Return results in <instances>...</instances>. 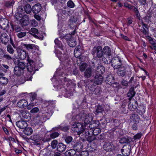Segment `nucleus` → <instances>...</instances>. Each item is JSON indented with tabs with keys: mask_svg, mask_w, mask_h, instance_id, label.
<instances>
[{
	"mask_svg": "<svg viewBox=\"0 0 156 156\" xmlns=\"http://www.w3.org/2000/svg\"><path fill=\"white\" fill-rule=\"evenodd\" d=\"M74 29V30L71 32V34H69L64 35L62 34L60 36V38L63 41L66 42L70 47H75L76 44L72 36L74 35L76 33V29Z\"/></svg>",
	"mask_w": 156,
	"mask_h": 156,
	"instance_id": "1",
	"label": "nucleus"
},
{
	"mask_svg": "<svg viewBox=\"0 0 156 156\" xmlns=\"http://www.w3.org/2000/svg\"><path fill=\"white\" fill-rule=\"evenodd\" d=\"M27 68L28 72H29L28 74L30 75V77L29 78L27 79L26 80L27 81H31L32 75V73L33 72L32 75H33L35 73V62L31 59H30L28 58L27 59ZM28 73L27 74V76Z\"/></svg>",
	"mask_w": 156,
	"mask_h": 156,
	"instance_id": "2",
	"label": "nucleus"
},
{
	"mask_svg": "<svg viewBox=\"0 0 156 156\" xmlns=\"http://www.w3.org/2000/svg\"><path fill=\"white\" fill-rule=\"evenodd\" d=\"M9 36L7 34L5 33L1 34L0 36V40L2 43L5 44L6 45L7 44L10 43L14 47H15V45L14 44L13 41L10 34Z\"/></svg>",
	"mask_w": 156,
	"mask_h": 156,
	"instance_id": "3",
	"label": "nucleus"
},
{
	"mask_svg": "<svg viewBox=\"0 0 156 156\" xmlns=\"http://www.w3.org/2000/svg\"><path fill=\"white\" fill-rule=\"evenodd\" d=\"M87 128L80 122H75L72 126V129L73 131L77 132L78 134L80 135L85 131Z\"/></svg>",
	"mask_w": 156,
	"mask_h": 156,
	"instance_id": "4",
	"label": "nucleus"
},
{
	"mask_svg": "<svg viewBox=\"0 0 156 156\" xmlns=\"http://www.w3.org/2000/svg\"><path fill=\"white\" fill-rule=\"evenodd\" d=\"M102 48L101 46H98L97 47H94L92 50L91 53L93 57H95L98 58H101L102 57L103 53Z\"/></svg>",
	"mask_w": 156,
	"mask_h": 156,
	"instance_id": "5",
	"label": "nucleus"
},
{
	"mask_svg": "<svg viewBox=\"0 0 156 156\" xmlns=\"http://www.w3.org/2000/svg\"><path fill=\"white\" fill-rule=\"evenodd\" d=\"M122 58L120 57L117 56L111 59L112 66L114 69H117L120 67L122 64Z\"/></svg>",
	"mask_w": 156,
	"mask_h": 156,
	"instance_id": "6",
	"label": "nucleus"
},
{
	"mask_svg": "<svg viewBox=\"0 0 156 156\" xmlns=\"http://www.w3.org/2000/svg\"><path fill=\"white\" fill-rule=\"evenodd\" d=\"M94 82L92 80H85L84 81V86H85L86 89L88 90L92 93L96 86L94 84Z\"/></svg>",
	"mask_w": 156,
	"mask_h": 156,
	"instance_id": "7",
	"label": "nucleus"
},
{
	"mask_svg": "<svg viewBox=\"0 0 156 156\" xmlns=\"http://www.w3.org/2000/svg\"><path fill=\"white\" fill-rule=\"evenodd\" d=\"M46 105H48V113L52 114L53 112V109L55 107V101H49L45 102Z\"/></svg>",
	"mask_w": 156,
	"mask_h": 156,
	"instance_id": "8",
	"label": "nucleus"
},
{
	"mask_svg": "<svg viewBox=\"0 0 156 156\" xmlns=\"http://www.w3.org/2000/svg\"><path fill=\"white\" fill-rule=\"evenodd\" d=\"M85 136L86 137L87 141L90 142H92L95 139L94 136H93L92 130L91 129H86L84 132Z\"/></svg>",
	"mask_w": 156,
	"mask_h": 156,
	"instance_id": "9",
	"label": "nucleus"
},
{
	"mask_svg": "<svg viewBox=\"0 0 156 156\" xmlns=\"http://www.w3.org/2000/svg\"><path fill=\"white\" fill-rule=\"evenodd\" d=\"M122 154L124 156H128L130 154L131 152V146L129 144L124 145L121 149Z\"/></svg>",
	"mask_w": 156,
	"mask_h": 156,
	"instance_id": "10",
	"label": "nucleus"
},
{
	"mask_svg": "<svg viewBox=\"0 0 156 156\" xmlns=\"http://www.w3.org/2000/svg\"><path fill=\"white\" fill-rule=\"evenodd\" d=\"M129 100L130 102L129 103L128 108L129 110L132 111H134L136 109L137 104L136 101L132 98H129Z\"/></svg>",
	"mask_w": 156,
	"mask_h": 156,
	"instance_id": "11",
	"label": "nucleus"
},
{
	"mask_svg": "<svg viewBox=\"0 0 156 156\" xmlns=\"http://www.w3.org/2000/svg\"><path fill=\"white\" fill-rule=\"evenodd\" d=\"M68 79L66 77H65L63 78L62 80H61V81H63L64 83L63 84V88L65 89V86H64L66 84L67 87L68 88V89H70L71 88H73L76 86V84L73 83L71 81H68Z\"/></svg>",
	"mask_w": 156,
	"mask_h": 156,
	"instance_id": "12",
	"label": "nucleus"
},
{
	"mask_svg": "<svg viewBox=\"0 0 156 156\" xmlns=\"http://www.w3.org/2000/svg\"><path fill=\"white\" fill-rule=\"evenodd\" d=\"M59 60L61 61V64H63L65 66H67L69 64L70 60L67 56L63 55H61L58 57Z\"/></svg>",
	"mask_w": 156,
	"mask_h": 156,
	"instance_id": "13",
	"label": "nucleus"
},
{
	"mask_svg": "<svg viewBox=\"0 0 156 156\" xmlns=\"http://www.w3.org/2000/svg\"><path fill=\"white\" fill-rule=\"evenodd\" d=\"M140 119V117L138 114L134 113L130 115L129 120L131 123H139Z\"/></svg>",
	"mask_w": 156,
	"mask_h": 156,
	"instance_id": "14",
	"label": "nucleus"
},
{
	"mask_svg": "<svg viewBox=\"0 0 156 156\" xmlns=\"http://www.w3.org/2000/svg\"><path fill=\"white\" fill-rule=\"evenodd\" d=\"M93 120V116L92 114L89 113L87 115L85 114L84 117L83 118V121L84 122V123L85 127L87 126Z\"/></svg>",
	"mask_w": 156,
	"mask_h": 156,
	"instance_id": "15",
	"label": "nucleus"
},
{
	"mask_svg": "<svg viewBox=\"0 0 156 156\" xmlns=\"http://www.w3.org/2000/svg\"><path fill=\"white\" fill-rule=\"evenodd\" d=\"M106 83L108 84H118V83L117 81H115L114 76L112 75H108L106 77Z\"/></svg>",
	"mask_w": 156,
	"mask_h": 156,
	"instance_id": "16",
	"label": "nucleus"
},
{
	"mask_svg": "<svg viewBox=\"0 0 156 156\" xmlns=\"http://www.w3.org/2000/svg\"><path fill=\"white\" fill-rule=\"evenodd\" d=\"M92 124H89L88 127H87V129H91L92 130V134L94 136L98 135L101 131L100 128L97 127L94 128L92 127Z\"/></svg>",
	"mask_w": 156,
	"mask_h": 156,
	"instance_id": "17",
	"label": "nucleus"
},
{
	"mask_svg": "<svg viewBox=\"0 0 156 156\" xmlns=\"http://www.w3.org/2000/svg\"><path fill=\"white\" fill-rule=\"evenodd\" d=\"M0 27L1 29L8 32L9 30V28L10 27L9 22L7 23L5 20H2L0 22Z\"/></svg>",
	"mask_w": 156,
	"mask_h": 156,
	"instance_id": "18",
	"label": "nucleus"
},
{
	"mask_svg": "<svg viewBox=\"0 0 156 156\" xmlns=\"http://www.w3.org/2000/svg\"><path fill=\"white\" fill-rule=\"evenodd\" d=\"M117 73L119 76L121 77L124 76L126 73V68L124 67H120L117 69Z\"/></svg>",
	"mask_w": 156,
	"mask_h": 156,
	"instance_id": "19",
	"label": "nucleus"
},
{
	"mask_svg": "<svg viewBox=\"0 0 156 156\" xmlns=\"http://www.w3.org/2000/svg\"><path fill=\"white\" fill-rule=\"evenodd\" d=\"M41 5L40 3L35 4L32 8L33 12L35 14L38 13L41 9Z\"/></svg>",
	"mask_w": 156,
	"mask_h": 156,
	"instance_id": "20",
	"label": "nucleus"
},
{
	"mask_svg": "<svg viewBox=\"0 0 156 156\" xmlns=\"http://www.w3.org/2000/svg\"><path fill=\"white\" fill-rule=\"evenodd\" d=\"M103 77L102 76H98L95 75L93 82L96 85L101 84L103 81Z\"/></svg>",
	"mask_w": 156,
	"mask_h": 156,
	"instance_id": "21",
	"label": "nucleus"
},
{
	"mask_svg": "<svg viewBox=\"0 0 156 156\" xmlns=\"http://www.w3.org/2000/svg\"><path fill=\"white\" fill-rule=\"evenodd\" d=\"M103 148L106 151H111L114 149V145L111 143L105 142L103 145Z\"/></svg>",
	"mask_w": 156,
	"mask_h": 156,
	"instance_id": "22",
	"label": "nucleus"
},
{
	"mask_svg": "<svg viewBox=\"0 0 156 156\" xmlns=\"http://www.w3.org/2000/svg\"><path fill=\"white\" fill-rule=\"evenodd\" d=\"M145 107L143 105H140L137 107L136 112L141 116L145 113Z\"/></svg>",
	"mask_w": 156,
	"mask_h": 156,
	"instance_id": "23",
	"label": "nucleus"
},
{
	"mask_svg": "<svg viewBox=\"0 0 156 156\" xmlns=\"http://www.w3.org/2000/svg\"><path fill=\"white\" fill-rule=\"evenodd\" d=\"M16 124L19 128L22 129L26 128L28 126L26 121L23 120L17 121L16 122Z\"/></svg>",
	"mask_w": 156,
	"mask_h": 156,
	"instance_id": "24",
	"label": "nucleus"
},
{
	"mask_svg": "<svg viewBox=\"0 0 156 156\" xmlns=\"http://www.w3.org/2000/svg\"><path fill=\"white\" fill-rule=\"evenodd\" d=\"M21 97L23 98H36L37 94L36 92L30 93H28L27 92L23 93L20 94Z\"/></svg>",
	"mask_w": 156,
	"mask_h": 156,
	"instance_id": "25",
	"label": "nucleus"
},
{
	"mask_svg": "<svg viewBox=\"0 0 156 156\" xmlns=\"http://www.w3.org/2000/svg\"><path fill=\"white\" fill-rule=\"evenodd\" d=\"M19 68V67L15 66L14 69V74L17 77H20L22 75L24 72V71Z\"/></svg>",
	"mask_w": 156,
	"mask_h": 156,
	"instance_id": "26",
	"label": "nucleus"
},
{
	"mask_svg": "<svg viewBox=\"0 0 156 156\" xmlns=\"http://www.w3.org/2000/svg\"><path fill=\"white\" fill-rule=\"evenodd\" d=\"M105 71V67L102 66H99L97 67L96 70V75L98 76H102Z\"/></svg>",
	"mask_w": 156,
	"mask_h": 156,
	"instance_id": "27",
	"label": "nucleus"
},
{
	"mask_svg": "<svg viewBox=\"0 0 156 156\" xmlns=\"http://www.w3.org/2000/svg\"><path fill=\"white\" fill-rule=\"evenodd\" d=\"M85 114L80 113L78 115H76L73 116L72 119L73 120L75 121H83V118L84 117Z\"/></svg>",
	"mask_w": 156,
	"mask_h": 156,
	"instance_id": "28",
	"label": "nucleus"
},
{
	"mask_svg": "<svg viewBox=\"0 0 156 156\" xmlns=\"http://www.w3.org/2000/svg\"><path fill=\"white\" fill-rule=\"evenodd\" d=\"M81 49L80 48H76L74 50V55L76 58H78L80 61H81V56L82 55V53L81 52Z\"/></svg>",
	"mask_w": 156,
	"mask_h": 156,
	"instance_id": "29",
	"label": "nucleus"
},
{
	"mask_svg": "<svg viewBox=\"0 0 156 156\" xmlns=\"http://www.w3.org/2000/svg\"><path fill=\"white\" fill-rule=\"evenodd\" d=\"M141 24L142 29L141 30V31L145 35H148L149 29L147 24L144 23L143 22H142Z\"/></svg>",
	"mask_w": 156,
	"mask_h": 156,
	"instance_id": "30",
	"label": "nucleus"
},
{
	"mask_svg": "<svg viewBox=\"0 0 156 156\" xmlns=\"http://www.w3.org/2000/svg\"><path fill=\"white\" fill-rule=\"evenodd\" d=\"M29 19L28 16L26 14L24 15L23 18L20 21V22L23 26H26L29 23Z\"/></svg>",
	"mask_w": 156,
	"mask_h": 156,
	"instance_id": "31",
	"label": "nucleus"
},
{
	"mask_svg": "<svg viewBox=\"0 0 156 156\" xmlns=\"http://www.w3.org/2000/svg\"><path fill=\"white\" fill-rule=\"evenodd\" d=\"M10 25L12 31L15 30L16 32H18L22 31V28L19 25H14L12 23H10Z\"/></svg>",
	"mask_w": 156,
	"mask_h": 156,
	"instance_id": "32",
	"label": "nucleus"
},
{
	"mask_svg": "<svg viewBox=\"0 0 156 156\" xmlns=\"http://www.w3.org/2000/svg\"><path fill=\"white\" fill-rule=\"evenodd\" d=\"M103 54L107 56H111V49L108 46H105L103 48Z\"/></svg>",
	"mask_w": 156,
	"mask_h": 156,
	"instance_id": "33",
	"label": "nucleus"
},
{
	"mask_svg": "<svg viewBox=\"0 0 156 156\" xmlns=\"http://www.w3.org/2000/svg\"><path fill=\"white\" fill-rule=\"evenodd\" d=\"M28 104V103L26 100L22 99L19 101L17 103V105L20 108H23L26 107Z\"/></svg>",
	"mask_w": 156,
	"mask_h": 156,
	"instance_id": "34",
	"label": "nucleus"
},
{
	"mask_svg": "<svg viewBox=\"0 0 156 156\" xmlns=\"http://www.w3.org/2000/svg\"><path fill=\"white\" fill-rule=\"evenodd\" d=\"M69 11L68 10L67 11L65 9H60L59 10V13L58 14V19L60 17L62 18V16H63V17H65V16H65H68L69 15Z\"/></svg>",
	"mask_w": 156,
	"mask_h": 156,
	"instance_id": "35",
	"label": "nucleus"
},
{
	"mask_svg": "<svg viewBox=\"0 0 156 156\" xmlns=\"http://www.w3.org/2000/svg\"><path fill=\"white\" fill-rule=\"evenodd\" d=\"M66 148V145L61 143H59L57 146V151L59 152H62L64 151Z\"/></svg>",
	"mask_w": 156,
	"mask_h": 156,
	"instance_id": "36",
	"label": "nucleus"
},
{
	"mask_svg": "<svg viewBox=\"0 0 156 156\" xmlns=\"http://www.w3.org/2000/svg\"><path fill=\"white\" fill-rule=\"evenodd\" d=\"M136 94L135 91L134 87H132L129 89V91L127 93V97L129 98H133Z\"/></svg>",
	"mask_w": 156,
	"mask_h": 156,
	"instance_id": "37",
	"label": "nucleus"
},
{
	"mask_svg": "<svg viewBox=\"0 0 156 156\" xmlns=\"http://www.w3.org/2000/svg\"><path fill=\"white\" fill-rule=\"evenodd\" d=\"M74 149L76 152H79L83 148V145L82 143H76L73 147Z\"/></svg>",
	"mask_w": 156,
	"mask_h": 156,
	"instance_id": "38",
	"label": "nucleus"
},
{
	"mask_svg": "<svg viewBox=\"0 0 156 156\" xmlns=\"http://www.w3.org/2000/svg\"><path fill=\"white\" fill-rule=\"evenodd\" d=\"M13 58V57H12L10 55L5 54L2 57V58L5 59L8 62L9 65H10L11 62H12L11 61H12Z\"/></svg>",
	"mask_w": 156,
	"mask_h": 156,
	"instance_id": "39",
	"label": "nucleus"
},
{
	"mask_svg": "<svg viewBox=\"0 0 156 156\" xmlns=\"http://www.w3.org/2000/svg\"><path fill=\"white\" fill-rule=\"evenodd\" d=\"M8 79L4 76L0 77V84L2 86L6 85L8 82Z\"/></svg>",
	"mask_w": 156,
	"mask_h": 156,
	"instance_id": "40",
	"label": "nucleus"
},
{
	"mask_svg": "<svg viewBox=\"0 0 156 156\" xmlns=\"http://www.w3.org/2000/svg\"><path fill=\"white\" fill-rule=\"evenodd\" d=\"M18 55L21 60H23L26 57L27 53L24 50H21L20 52L18 53Z\"/></svg>",
	"mask_w": 156,
	"mask_h": 156,
	"instance_id": "41",
	"label": "nucleus"
},
{
	"mask_svg": "<svg viewBox=\"0 0 156 156\" xmlns=\"http://www.w3.org/2000/svg\"><path fill=\"white\" fill-rule=\"evenodd\" d=\"M30 139L35 142H38L42 139V138L38 134H35L31 136Z\"/></svg>",
	"mask_w": 156,
	"mask_h": 156,
	"instance_id": "42",
	"label": "nucleus"
},
{
	"mask_svg": "<svg viewBox=\"0 0 156 156\" xmlns=\"http://www.w3.org/2000/svg\"><path fill=\"white\" fill-rule=\"evenodd\" d=\"M12 62H11L10 66H17L20 62V60L17 58H13L12 61H11Z\"/></svg>",
	"mask_w": 156,
	"mask_h": 156,
	"instance_id": "43",
	"label": "nucleus"
},
{
	"mask_svg": "<svg viewBox=\"0 0 156 156\" xmlns=\"http://www.w3.org/2000/svg\"><path fill=\"white\" fill-rule=\"evenodd\" d=\"M112 56H107L106 57H103L102 58L103 62L105 64H109L111 63Z\"/></svg>",
	"mask_w": 156,
	"mask_h": 156,
	"instance_id": "44",
	"label": "nucleus"
},
{
	"mask_svg": "<svg viewBox=\"0 0 156 156\" xmlns=\"http://www.w3.org/2000/svg\"><path fill=\"white\" fill-rule=\"evenodd\" d=\"M91 69L90 68H87L84 72V77L86 78H90L91 75Z\"/></svg>",
	"mask_w": 156,
	"mask_h": 156,
	"instance_id": "45",
	"label": "nucleus"
},
{
	"mask_svg": "<svg viewBox=\"0 0 156 156\" xmlns=\"http://www.w3.org/2000/svg\"><path fill=\"white\" fill-rule=\"evenodd\" d=\"M76 151L74 149H71L66 151L65 155L66 156H73L76 153Z\"/></svg>",
	"mask_w": 156,
	"mask_h": 156,
	"instance_id": "46",
	"label": "nucleus"
},
{
	"mask_svg": "<svg viewBox=\"0 0 156 156\" xmlns=\"http://www.w3.org/2000/svg\"><path fill=\"white\" fill-rule=\"evenodd\" d=\"M54 42L55 45L58 48L62 50H63V46L60 41H59L58 38H56L54 41Z\"/></svg>",
	"mask_w": 156,
	"mask_h": 156,
	"instance_id": "47",
	"label": "nucleus"
},
{
	"mask_svg": "<svg viewBox=\"0 0 156 156\" xmlns=\"http://www.w3.org/2000/svg\"><path fill=\"white\" fill-rule=\"evenodd\" d=\"M69 25L70 27L72 29H76V23L72 22V18H71L69 20Z\"/></svg>",
	"mask_w": 156,
	"mask_h": 156,
	"instance_id": "48",
	"label": "nucleus"
},
{
	"mask_svg": "<svg viewBox=\"0 0 156 156\" xmlns=\"http://www.w3.org/2000/svg\"><path fill=\"white\" fill-rule=\"evenodd\" d=\"M104 110V109L101 106L98 105L97 107L96 110L94 113L96 115H98L99 113H102Z\"/></svg>",
	"mask_w": 156,
	"mask_h": 156,
	"instance_id": "49",
	"label": "nucleus"
},
{
	"mask_svg": "<svg viewBox=\"0 0 156 156\" xmlns=\"http://www.w3.org/2000/svg\"><path fill=\"white\" fill-rule=\"evenodd\" d=\"M15 3V1L14 0L12 1H8L6 2L5 4L6 7L8 8H11L12 7L13 5Z\"/></svg>",
	"mask_w": 156,
	"mask_h": 156,
	"instance_id": "50",
	"label": "nucleus"
},
{
	"mask_svg": "<svg viewBox=\"0 0 156 156\" xmlns=\"http://www.w3.org/2000/svg\"><path fill=\"white\" fill-rule=\"evenodd\" d=\"M32 10V8L29 4H27L24 7V12H26L27 14L30 13Z\"/></svg>",
	"mask_w": 156,
	"mask_h": 156,
	"instance_id": "51",
	"label": "nucleus"
},
{
	"mask_svg": "<svg viewBox=\"0 0 156 156\" xmlns=\"http://www.w3.org/2000/svg\"><path fill=\"white\" fill-rule=\"evenodd\" d=\"M24 133L27 135H30L33 132V130L30 127L25 128L23 131Z\"/></svg>",
	"mask_w": 156,
	"mask_h": 156,
	"instance_id": "52",
	"label": "nucleus"
},
{
	"mask_svg": "<svg viewBox=\"0 0 156 156\" xmlns=\"http://www.w3.org/2000/svg\"><path fill=\"white\" fill-rule=\"evenodd\" d=\"M23 46L27 48V49H35L36 45L33 44H24Z\"/></svg>",
	"mask_w": 156,
	"mask_h": 156,
	"instance_id": "53",
	"label": "nucleus"
},
{
	"mask_svg": "<svg viewBox=\"0 0 156 156\" xmlns=\"http://www.w3.org/2000/svg\"><path fill=\"white\" fill-rule=\"evenodd\" d=\"M92 92H94L95 95H99L100 94L101 90L99 87H95L93 91H92Z\"/></svg>",
	"mask_w": 156,
	"mask_h": 156,
	"instance_id": "54",
	"label": "nucleus"
},
{
	"mask_svg": "<svg viewBox=\"0 0 156 156\" xmlns=\"http://www.w3.org/2000/svg\"><path fill=\"white\" fill-rule=\"evenodd\" d=\"M25 15L21 14V13L17 12L15 14V17L18 20L20 21L23 18L24 15Z\"/></svg>",
	"mask_w": 156,
	"mask_h": 156,
	"instance_id": "55",
	"label": "nucleus"
},
{
	"mask_svg": "<svg viewBox=\"0 0 156 156\" xmlns=\"http://www.w3.org/2000/svg\"><path fill=\"white\" fill-rule=\"evenodd\" d=\"M87 67V64L85 62H83L79 65V69L81 72L84 71Z\"/></svg>",
	"mask_w": 156,
	"mask_h": 156,
	"instance_id": "56",
	"label": "nucleus"
},
{
	"mask_svg": "<svg viewBox=\"0 0 156 156\" xmlns=\"http://www.w3.org/2000/svg\"><path fill=\"white\" fill-rule=\"evenodd\" d=\"M130 142V141L129 139L125 137H122L119 140V142L122 144H124L126 143L128 144Z\"/></svg>",
	"mask_w": 156,
	"mask_h": 156,
	"instance_id": "57",
	"label": "nucleus"
},
{
	"mask_svg": "<svg viewBox=\"0 0 156 156\" xmlns=\"http://www.w3.org/2000/svg\"><path fill=\"white\" fill-rule=\"evenodd\" d=\"M22 117L24 119H30V115L29 113H27L25 111H23L22 112Z\"/></svg>",
	"mask_w": 156,
	"mask_h": 156,
	"instance_id": "58",
	"label": "nucleus"
},
{
	"mask_svg": "<svg viewBox=\"0 0 156 156\" xmlns=\"http://www.w3.org/2000/svg\"><path fill=\"white\" fill-rule=\"evenodd\" d=\"M26 66V65L24 63L22 62H20L17 67H19V68L21 70L22 69L23 71H24V69H25Z\"/></svg>",
	"mask_w": 156,
	"mask_h": 156,
	"instance_id": "59",
	"label": "nucleus"
},
{
	"mask_svg": "<svg viewBox=\"0 0 156 156\" xmlns=\"http://www.w3.org/2000/svg\"><path fill=\"white\" fill-rule=\"evenodd\" d=\"M7 51L11 54H13L14 52L13 48L10 44H8L7 46Z\"/></svg>",
	"mask_w": 156,
	"mask_h": 156,
	"instance_id": "60",
	"label": "nucleus"
},
{
	"mask_svg": "<svg viewBox=\"0 0 156 156\" xmlns=\"http://www.w3.org/2000/svg\"><path fill=\"white\" fill-rule=\"evenodd\" d=\"M58 141L56 140H54L52 141L51 145L52 148L53 149H55L57 147V146Z\"/></svg>",
	"mask_w": 156,
	"mask_h": 156,
	"instance_id": "61",
	"label": "nucleus"
},
{
	"mask_svg": "<svg viewBox=\"0 0 156 156\" xmlns=\"http://www.w3.org/2000/svg\"><path fill=\"white\" fill-rule=\"evenodd\" d=\"M67 5L70 8H73L75 6V4L72 1L69 0L67 3Z\"/></svg>",
	"mask_w": 156,
	"mask_h": 156,
	"instance_id": "62",
	"label": "nucleus"
},
{
	"mask_svg": "<svg viewBox=\"0 0 156 156\" xmlns=\"http://www.w3.org/2000/svg\"><path fill=\"white\" fill-rule=\"evenodd\" d=\"M18 13H21V14H25L24 11V7L20 6L18 7L17 9Z\"/></svg>",
	"mask_w": 156,
	"mask_h": 156,
	"instance_id": "63",
	"label": "nucleus"
},
{
	"mask_svg": "<svg viewBox=\"0 0 156 156\" xmlns=\"http://www.w3.org/2000/svg\"><path fill=\"white\" fill-rule=\"evenodd\" d=\"M26 34V32L21 31L17 34V36L19 38H21L25 36Z\"/></svg>",
	"mask_w": 156,
	"mask_h": 156,
	"instance_id": "64",
	"label": "nucleus"
}]
</instances>
